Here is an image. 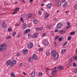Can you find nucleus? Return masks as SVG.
<instances>
[{
  "instance_id": "1",
  "label": "nucleus",
  "mask_w": 77,
  "mask_h": 77,
  "mask_svg": "<svg viewBox=\"0 0 77 77\" xmlns=\"http://www.w3.org/2000/svg\"><path fill=\"white\" fill-rule=\"evenodd\" d=\"M6 48V44L4 43L2 44L0 47V51L1 52H4Z\"/></svg>"
},
{
  "instance_id": "47",
  "label": "nucleus",
  "mask_w": 77,
  "mask_h": 77,
  "mask_svg": "<svg viewBox=\"0 0 77 77\" xmlns=\"http://www.w3.org/2000/svg\"><path fill=\"white\" fill-rule=\"evenodd\" d=\"M35 29L37 30H40V28H35Z\"/></svg>"
},
{
  "instance_id": "25",
  "label": "nucleus",
  "mask_w": 77,
  "mask_h": 77,
  "mask_svg": "<svg viewBox=\"0 0 77 77\" xmlns=\"http://www.w3.org/2000/svg\"><path fill=\"white\" fill-rule=\"evenodd\" d=\"M32 14H30L28 18V19H29V18H31L32 17Z\"/></svg>"
},
{
  "instance_id": "14",
  "label": "nucleus",
  "mask_w": 77,
  "mask_h": 77,
  "mask_svg": "<svg viewBox=\"0 0 77 77\" xmlns=\"http://www.w3.org/2000/svg\"><path fill=\"white\" fill-rule=\"evenodd\" d=\"M38 33H34L32 35V37H33V38H36V37L38 36Z\"/></svg>"
},
{
  "instance_id": "40",
  "label": "nucleus",
  "mask_w": 77,
  "mask_h": 77,
  "mask_svg": "<svg viewBox=\"0 0 77 77\" xmlns=\"http://www.w3.org/2000/svg\"><path fill=\"white\" fill-rule=\"evenodd\" d=\"M18 10V11H19V8H16L15 9V11H17Z\"/></svg>"
},
{
  "instance_id": "30",
  "label": "nucleus",
  "mask_w": 77,
  "mask_h": 77,
  "mask_svg": "<svg viewBox=\"0 0 77 77\" xmlns=\"http://www.w3.org/2000/svg\"><path fill=\"white\" fill-rule=\"evenodd\" d=\"M20 20H21V21L23 23H24V20H23V17H21Z\"/></svg>"
},
{
  "instance_id": "59",
  "label": "nucleus",
  "mask_w": 77,
  "mask_h": 77,
  "mask_svg": "<svg viewBox=\"0 0 77 77\" xmlns=\"http://www.w3.org/2000/svg\"><path fill=\"white\" fill-rule=\"evenodd\" d=\"M55 39H57V38H58V36H56V37H55Z\"/></svg>"
},
{
  "instance_id": "17",
  "label": "nucleus",
  "mask_w": 77,
  "mask_h": 77,
  "mask_svg": "<svg viewBox=\"0 0 77 77\" xmlns=\"http://www.w3.org/2000/svg\"><path fill=\"white\" fill-rule=\"evenodd\" d=\"M66 51V49H63L61 51V54H63L65 53V52Z\"/></svg>"
},
{
  "instance_id": "27",
  "label": "nucleus",
  "mask_w": 77,
  "mask_h": 77,
  "mask_svg": "<svg viewBox=\"0 0 77 77\" xmlns=\"http://www.w3.org/2000/svg\"><path fill=\"white\" fill-rule=\"evenodd\" d=\"M75 34V31L72 32L70 33V35H74Z\"/></svg>"
},
{
  "instance_id": "18",
  "label": "nucleus",
  "mask_w": 77,
  "mask_h": 77,
  "mask_svg": "<svg viewBox=\"0 0 77 77\" xmlns=\"http://www.w3.org/2000/svg\"><path fill=\"white\" fill-rule=\"evenodd\" d=\"M68 3L67 2H65V3L63 5V7H66V6H68Z\"/></svg>"
},
{
  "instance_id": "58",
  "label": "nucleus",
  "mask_w": 77,
  "mask_h": 77,
  "mask_svg": "<svg viewBox=\"0 0 77 77\" xmlns=\"http://www.w3.org/2000/svg\"><path fill=\"white\" fill-rule=\"evenodd\" d=\"M45 5L44 4L42 3V4H41V6H44V5Z\"/></svg>"
},
{
  "instance_id": "3",
  "label": "nucleus",
  "mask_w": 77,
  "mask_h": 77,
  "mask_svg": "<svg viewBox=\"0 0 77 77\" xmlns=\"http://www.w3.org/2000/svg\"><path fill=\"white\" fill-rule=\"evenodd\" d=\"M62 24L60 23H58L57 26V29H59L62 27Z\"/></svg>"
},
{
  "instance_id": "56",
  "label": "nucleus",
  "mask_w": 77,
  "mask_h": 77,
  "mask_svg": "<svg viewBox=\"0 0 77 77\" xmlns=\"http://www.w3.org/2000/svg\"><path fill=\"white\" fill-rule=\"evenodd\" d=\"M17 14V12H14L13 13H12V14L13 15H14V14Z\"/></svg>"
},
{
  "instance_id": "55",
  "label": "nucleus",
  "mask_w": 77,
  "mask_h": 77,
  "mask_svg": "<svg viewBox=\"0 0 77 77\" xmlns=\"http://www.w3.org/2000/svg\"><path fill=\"white\" fill-rule=\"evenodd\" d=\"M50 70V69L48 68L47 69H46V71L47 72H48V70Z\"/></svg>"
},
{
  "instance_id": "50",
  "label": "nucleus",
  "mask_w": 77,
  "mask_h": 77,
  "mask_svg": "<svg viewBox=\"0 0 77 77\" xmlns=\"http://www.w3.org/2000/svg\"><path fill=\"white\" fill-rule=\"evenodd\" d=\"M17 56H20V53H17Z\"/></svg>"
},
{
  "instance_id": "26",
  "label": "nucleus",
  "mask_w": 77,
  "mask_h": 77,
  "mask_svg": "<svg viewBox=\"0 0 77 77\" xmlns=\"http://www.w3.org/2000/svg\"><path fill=\"white\" fill-rule=\"evenodd\" d=\"M11 75L12 77H14V76L15 75V72H13L11 73Z\"/></svg>"
},
{
  "instance_id": "15",
  "label": "nucleus",
  "mask_w": 77,
  "mask_h": 77,
  "mask_svg": "<svg viewBox=\"0 0 77 77\" xmlns=\"http://www.w3.org/2000/svg\"><path fill=\"white\" fill-rule=\"evenodd\" d=\"M48 44H49V42L47 41H45L44 42V45H45V46L48 45Z\"/></svg>"
},
{
  "instance_id": "33",
  "label": "nucleus",
  "mask_w": 77,
  "mask_h": 77,
  "mask_svg": "<svg viewBox=\"0 0 77 77\" xmlns=\"http://www.w3.org/2000/svg\"><path fill=\"white\" fill-rule=\"evenodd\" d=\"M46 56H49V55H50V53L48 52H46Z\"/></svg>"
},
{
  "instance_id": "34",
  "label": "nucleus",
  "mask_w": 77,
  "mask_h": 77,
  "mask_svg": "<svg viewBox=\"0 0 77 77\" xmlns=\"http://www.w3.org/2000/svg\"><path fill=\"white\" fill-rule=\"evenodd\" d=\"M74 8L75 9H77V4H76L74 5Z\"/></svg>"
},
{
  "instance_id": "32",
  "label": "nucleus",
  "mask_w": 77,
  "mask_h": 77,
  "mask_svg": "<svg viewBox=\"0 0 77 77\" xmlns=\"http://www.w3.org/2000/svg\"><path fill=\"white\" fill-rule=\"evenodd\" d=\"M8 31L10 32H12V29L11 28H9L8 29Z\"/></svg>"
},
{
  "instance_id": "9",
  "label": "nucleus",
  "mask_w": 77,
  "mask_h": 77,
  "mask_svg": "<svg viewBox=\"0 0 77 77\" xmlns=\"http://www.w3.org/2000/svg\"><path fill=\"white\" fill-rule=\"evenodd\" d=\"M56 50H53L51 52V56H53L55 54H56Z\"/></svg>"
},
{
  "instance_id": "44",
  "label": "nucleus",
  "mask_w": 77,
  "mask_h": 77,
  "mask_svg": "<svg viewBox=\"0 0 77 77\" xmlns=\"http://www.w3.org/2000/svg\"><path fill=\"white\" fill-rule=\"evenodd\" d=\"M74 59H75V60H77V57H74Z\"/></svg>"
},
{
  "instance_id": "53",
  "label": "nucleus",
  "mask_w": 77,
  "mask_h": 77,
  "mask_svg": "<svg viewBox=\"0 0 77 77\" xmlns=\"http://www.w3.org/2000/svg\"><path fill=\"white\" fill-rule=\"evenodd\" d=\"M54 33V32H53V31H51V35H53Z\"/></svg>"
},
{
  "instance_id": "7",
  "label": "nucleus",
  "mask_w": 77,
  "mask_h": 77,
  "mask_svg": "<svg viewBox=\"0 0 77 77\" xmlns=\"http://www.w3.org/2000/svg\"><path fill=\"white\" fill-rule=\"evenodd\" d=\"M6 64L7 65H10V66L11 65V60H8L6 62Z\"/></svg>"
},
{
  "instance_id": "42",
  "label": "nucleus",
  "mask_w": 77,
  "mask_h": 77,
  "mask_svg": "<svg viewBox=\"0 0 77 77\" xmlns=\"http://www.w3.org/2000/svg\"><path fill=\"white\" fill-rule=\"evenodd\" d=\"M73 65V66H74V67L76 66V63H74Z\"/></svg>"
},
{
  "instance_id": "2",
  "label": "nucleus",
  "mask_w": 77,
  "mask_h": 77,
  "mask_svg": "<svg viewBox=\"0 0 77 77\" xmlns=\"http://www.w3.org/2000/svg\"><path fill=\"white\" fill-rule=\"evenodd\" d=\"M2 27L3 28V29H6V27H7V24L6 22H3L2 23Z\"/></svg>"
},
{
  "instance_id": "46",
  "label": "nucleus",
  "mask_w": 77,
  "mask_h": 77,
  "mask_svg": "<svg viewBox=\"0 0 77 77\" xmlns=\"http://www.w3.org/2000/svg\"><path fill=\"white\" fill-rule=\"evenodd\" d=\"M46 35V33L45 32L42 35V36H45Z\"/></svg>"
},
{
  "instance_id": "4",
  "label": "nucleus",
  "mask_w": 77,
  "mask_h": 77,
  "mask_svg": "<svg viewBox=\"0 0 77 77\" xmlns=\"http://www.w3.org/2000/svg\"><path fill=\"white\" fill-rule=\"evenodd\" d=\"M17 63V61L16 60H14L12 61L11 62V66H14L16 63Z\"/></svg>"
},
{
  "instance_id": "8",
  "label": "nucleus",
  "mask_w": 77,
  "mask_h": 77,
  "mask_svg": "<svg viewBox=\"0 0 77 77\" xmlns=\"http://www.w3.org/2000/svg\"><path fill=\"white\" fill-rule=\"evenodd\" d=\"M57 72V71H56V70L52 69V72L51 74L53 75H54V74H56Z\"/></svg>"
},
{
  "instance_id": "35",
  "label": "nucleus",
  "mask_w": 77,
  "mask_h": 77,
  "mask_svg": "<svg viewBox=\"0 0 77 77\" xmlns=\"http://www.w3.org/2000/svg\"><path fill=\"white\" fill-rule=\"evenodd\" d=\"M42 50H43V49L42 48H40L38 50L39 51H41V52L42 51Z\"/></svg>"
},
{
  "instance_id": "28",
  "label": "nucleus",
  "mask_w": 77,
  "mask_h": 77,
  "mask_svg": "<svg viewBox=\"0 0 77 77\" xmlns=\"http://www.w3.org/2000/svg\"><path fill=\"white\" fill-rule=\"evenodd\" d=\"M42 73L41 72H39L38 74V75L39 76H42Z\"/></svg>"
},
{
  "instance_id": "31",
  "label": "nucleus",
  "mask_w": 77,
  "mask_h": 77,
  "mask_svg": "<svg viewBox=\"0 0 77 77\" xmlns=\"http://www.w3.org/2000/svg\"><path fill=\"white\" fill-rule=\"evenodd\" d=\"M58 40L60 42H61V41H62V37L59 38Z\"/></svg>"
},
{
  "instance_id": "23",
  "label": "nucleus",
  "mask_w": 77,
  "mask_h": 77,
  "mask_svg": "<svg viewBox=\"0 0 77 77\" xmlns=\"http://www.w3.org/2000/svg\"><path fill=\"white\" fill-rule=\"evenodd\" d=\"M65 32H64L63 30H60L59 31L60 33H61V34H63V33H64Z\"/></svg>"
},
{
  "instance_id": "41",
  "label": "nucleus",
  "mask_w": 77,
  "mask_h": 77,
  "mask_svg": "<svg viewBox=\"0 0 77 77\" xmlns=\"http://www.w3.org/2000/svg\"><path fill=\"white\" fill-rule=\"evenodd\" d=\"M70 27H71V26H67L66 27V29H69V28Z\"/></svg>"
},
{
  "instance_id": "63",
  "label": "nucleus",
  "mask_w": 77,
  "mask_h": 77,
  "mask_svg": "<svg viewBox=\"0 0 77 77\" xmlns=\"http://www.w3.org/2000/svg\"><path fill=\"white\" fill-rule=\"evenodd\" d=\"M56 67H55L54 69H53V70H56Z\"/></svg>"
},
{
  "instance_id": "52",
  "label": "nucleus",
  "mask_w": 77,
  "mask_h": 77,
  "mask_svg": "<svg viewBox=\"0 0 77 77\" xmlns=\"http://www.w3.org/2000/svg\"><path fill=\"white\" fill-rule=\"evenodd\" d=\"M23 74H24L25 75H26V74L24 72H23Z\"/></svg>"
},
{
  "instance_id": "11",
  "label": "nucleus",
  "mask_w": 77,
  "mask_h": 77,
  "mask_svg": "<svg viewBox=\"0 0 77 77\" xmlns=\"http://www.w3.org/2000/svg\"><path fill=\"white\" fill-rule=\"evenodd\" d=\"M32 58L33 59L37 60L38 59V57L36 56V55L35 54H33L32 55Z\"/></svg>"
},
{
  "instance_id": "13",
  "label": "nucleus",
  "mask_w": 77,
  "mask_h": 77,
  "mask_svg": "<svg viewBox=\"0 0 77 77\" xmlns=\"http://www.w3.org/2000/svg\"><path fill=\"white\" fill-rule=\"evenodd\" d=\"M52 6V4L50 3L47 5V7L48 8H51V7Z\"/></svg>"
},
{
  "instance_id": "38",
  "label": "nucleus",
  "mask_w": 77,
  "mask_h": 77,
  "mask_svg": "<svg viewBox=\"0 0 77 77\" xmlns=\"http://www.w3.org/2000/svg\"><path fill=\"white\" fill-rule=\"evenodd\" d=\"M74 72L75 73H77V68H75L74 70Z\"/></svg>"
},
{
  "instance_id": "21",
  "label": "nucleus",
  "mask_w": 77,
  "mask_h": 77,
  "mask_svg": "<svg viewBox=\"0 0 77 77\" xmlns=\"http://www.w3.org/2000/svg\"><path fill=\"white\" fill-rule=\"evenodd\" d=\"M57 68L58 69H60V70L61 69H63V67L62 66H59L57 67Z\"/></svg>"
},
{
  "instance_id": "37",
  "label": "nucleus",
  "mask_w": 77,
  "mask_h": 77,
  "mask_svg": "<svg viewBox=\"0 0 77 77\" xmlns=\"http://www.w3.org/2000/svg\"><path fill=\"white\" fill-rule=\"evenodd\" d=\"M71 39V38L70 36H69L68 38V40L70 41Z\"/></svg>"
},
{
  "instance_id": "60",
  "label": "nucleus",
  "mask_w": 77,
  "mask_h": 77,
  "mask_svg": "<svg viewBox=\"0 0 77 77\" xmlns=\"http://www.w3.org/2000/svg\"><path fill=\"white\" fill-rule=\"evenodd\" d=\"M20 35H18L17 36V38H20Z\"/></svg>"
},
{
  "instance_id": "5",
  "label": "nucleus",
  "mask_w": 77,
  "mask_h": 77,
  "mask_svg": "<svg viewBox=\"0 0 77 77\" xmlns=\"http://www.w3.org/2000/svg\"><path fill=\"white\" fill-rule=\"evenodd\" d=\"M54 58L55 60H57L59 58V54L58 53H56L54 56Z\"/></svg>"
},
{
  "instance_id": "49",
  "label": "nucleus",
  "mask_w": 77,
  "mask_h": 77,
  "mask_svg": "<svg viewBox=\"0 0 77 77\" xmlns=\"http://www.w3.org/2000/svg\"><path fill=\"white\" fill-rule=\"evenodd\" d=\"M33 2V0H30L29 1L30 3H32Z\"/></svg>"
},
{
  "instance_id": "24",
  "label": "nucleus",
  "mask_w": 77,
  "mask_h": 77,
  "mask_svg": "<svg viewBox=\"0 0 77 77\" xmlns=\"http://www.w3.org/2000/svg\"><path fill=\"white\" fill-rule=\"evenodd\" d=\"M33 22L35 24H36L38 23V20L36 19H34L33 21Z\"/></svg>"
},
{
  "instance_id": "54",
  "label": "nucleus",
  "mask_w": 77,
  "mask_h": 77,
  "mask_svg": "<svg viewBox=\"0 0 77 77\" xmlns=\"http://www.w3.org/2000/svg\"><path fill=\"white\" fill-rule=\"evenodd\" d=\"M59 31V30L57 29H56L55 31V32H57Z\"/></svg>"
},
{
  "instance_id": "62",
  "label": "nucleus",
  "mask_w": 77,
  "mask_h": 77,
  "mask_svg": "<svg viewBox=\"0 0 77 77\" xmlns=\"http://www.w3.org/2000/svg\"><path fill=\"white\" fill-rule=\"evenodd\" d=\"M54 21H56V18H54Z\"/></svg>"
},
{
  "instance_id": "22",
  "label": "nucleus",
  "mask_w": 77,
  "mask_h": 77,
  "mask_svg": "<svg viewBox=\"0 0 77 77\" xmlns=\"http://www.w3.org/2000/svg\"><path fill=\"white\" fill-rule=\"evenodd\" d=\"M57 4L58 5V6H60V5H61V2H60V1H58L57 2Z\"/></svg>"
},
{
  "instance_id": "39",
  "label": "nucleus",
  "mask_w": 77,
  "mask_h": 77,
  "mask_svg": "<svg viewBox=\"0 0 77 77\" xmlns=\"http://www.w3.org/2000/svg\"><path fill=\"white\" fill-rule=\"evenodd\" d=\"M38 15H41L42 14V12H41V11H39L38 12Z\"/></svg>"
},
{
  "instance_id": "12",
  "label": "nucleus",
  "mask_w": 77,
  "mask_h": 77,
  "mask_svg": "<svg viewBox=\"0 0 77 77\" xmlns=\"http://www.w3.org/2000/svg\"><path fill=\"white\" fill-rule=\"evenodd\" d=\"M45 19H46V18H48L50 16V14L48 13H45Z\"/></svg>"
},
{
  "instance_id": "10",
  "label": "nucleus",
  "mask_w": 77,
  "mask_h": 77,
  "mask_svg": "<svg viewBox=\"0 0 77 77\" xmlns=\"http://www.w3.org/2000/svg\"><path fill=\"white\" fill-rule=\"evenodd\" d=\"M23 54H26L27 53H28V50L25 49L23 50Z\"/></svg>"
},
{
  "instance_id": "20",
  "label": "nucleus",
  "mask_w": 77,
  "mask_h": 77,
  "mask_svg": "<svg viewBox=\"0 0 77 77\" xmlns=\"http://www.w3.org/2000/svg\"><path fill=\"white\" fill-rule=\"evenodd\" d=\"M35 74H36L35 72H32L31 73V75L32 77H34L35 76Z\"/></svg>"
},
{
  "instance_id": "48",
  "label": "nucleus",
  "mask_w": 77,
  "mask_h": 77,
  "mask_svg": "<svg viewBox=\"0 0 77 77\" xmlns=\"http://www.w3.org/2000/svg\"><path fill=\"white\" fill-rule=\"evenodd\" d=\"M15 35H16V32H14L13 34V36H15Z\"/></svg>"
},
{
  "instance_id": "43",
  "label": "nucleus",
  "mask_w": 77,
  "mask_h": 77,
  "mask_svg": "<svg viewBox=\"0 0 77 77\" xmlns=\"http://www.w3.org/2000/svg\"><path fill=\"white\" fill-rule=\"evenodd\" d=\"M10 38H11V36H8L7 37V39H10Z\"/></svg>"
},
{
  "instance_id": "61",
  "label": "nucleus",
  "mask_w": 77,
  "mask_h": 77,
  "mask_svg": "<svg viewBox=\"0 0 77 77\" xmlns=\"http://www.w3.org/2000/svg\"><path fill=\"white\" fill-rule=\"evenodd\" d=\"M58 0H53V2H56V1H57Z\"/></svg>"
},
{
  "instance_id": "64",
  "label": "nucleus",
  "mask_w": 77,
  "mask_h": 77,
  "mask_svg": "<svg viewBox=\"0 0 77 77\" xmlns=\"http://www.w3.org/2000/svg\"><path fill=\"white\" fill-rule=\"evenodd\" d=\"M22 2H24V3L26 2H25V1H24V0H22Z\"/></svg>"
},
{
  "instance_id": "45",
  "label": "nucleus",
  "mask_w": 77,
  "mask_h": 77,
  "mask_svg": "<svg viewBox=\"0 0 77 77\" xmlns=\"http://www.w3.org/2000/svg\"><path fill=\"white\" fill-rule=\"evenodd\" d=\"M67 24L68 26H71V25H70V23H68Z\"/></svg>"
},
{
  "instance_id": "29",
  "label": "nucleus",
  "mask_w": 77,
  "mask_h": 77,
  "mask_svg": "<svg viewBox=\"0 0 77 77\" xmlns=\"http://www.w3.org/2000/svg\"><path fill=\"white\" fill-rule=\"evenodd\" d=\"M23 66V63H20L18 65V66L19 67H21V66Z\"/></svg>"
},
{
  "instance_id": "57",
  "label": "nucleus",
  "mask_w": 77,
  "mask_h": 77,
  "mask_svg": "<svg viewBox=\"0 0 77 77\" xmlns=\"http://www.w3.org/2000/svg\"><path fill=\"white\" fill-rule=\"evenodd\" d=\"M40 30H42V27H41L40 28Z\"/></svg>"
},
{
  "instance_id": "19",
  "label": "nucleus",
  "mask_w": 77,
  "mask_h": 77,
  "mask_svg": "<svg viewBox=\"0 0 77 77\" xmlns=\"http://www.w3.org/2000/svg\"><path fill=\"white\" fill-rule=\"evenodd\" d=\"M28 61L30 62H32L33 61V58L31 57H30L28 58Z\"/></svg>"
},
{
  "instance_id": "16",
  "label": "nucleus",
  "mask_w": 77,
  "mask_h": 77,
  "mask_svg": "<svg viewBox=\"0 0 77 77\" xmlns=\"http://www.w3.org/2000/svg\"><path fill=\"white\" fill-rule=\"evenodd\" d=\"M30 32V30L27 29L26 30L25 32H24L23 34H26V33H29V32Z\"/></svg>"
},
{
  "instance_id": "51",
  "label": "nucleus",
  "mask_w": 77,
  "mask_h": 77,
  "mask_svg": "<svg viewBox=\"0 0 77 77\" xmlns=\"http://www.w3.org/2000/svg\"><path fill=\"white\" fill-rule=\"evenodd\" d=\"M62 3H63V2H65L66 0H61Z\"/></svg>"
},
{
  "instance_id": "36",
  "label": "nucleus",
  "mask_w": 77,
  "mask_h": 77,
  "mask_svg": "<svg viewBox=\"0 0 77 77\" xmlns=\"http://www.w3.org/2000/svg\"><path fill=\"white\" fill-rule=\"evenodd\" d=\"M67 44V42H65L63 44V46H65V45Z\"/></svg>"
},
{
  "instance_id": "6",
  "label": "nucleus",
  "mask_w": 77,
  "mask_h": 77,
  "mask_svg": "<svg viewBox=\"0 0 77 77\" xmlns=\"http://www.w3.org/2000/svg\"><path fill=\"white\" fill-rule=\"evenodd\" d=\"M33 43L31 42L29 44L28 47L29 48H32L33 47Z\"/></svg>"
}]
</instances>
